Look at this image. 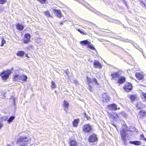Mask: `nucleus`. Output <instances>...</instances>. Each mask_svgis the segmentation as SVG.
<instances>
[{
  "instance_id": "nucleus-1",
  "label": "nucleus",
  "mask_w": 146,
  "mask_h": 146,
  "mask_svg": "<svg viewBox=\"0 0 146 146\" xmlns=\"http://www.w3.org/2000/svg\"><path fill=\"white\" fill-rule=\"evenodd\" d=\"M29 139L26 137H20L18 139L17 143H19V146H28V144Z\"/></svg>"
},
{
  "instance_id": "nucleus-2",
  "label": "nucleus",
  "mask_w": 146,
  "mask_h": 146,
  "mask_svg": "<svg viewBox=\"0 0 146 146\" xmlns=\"http://www.w3.org/2000/svg\"><path fill=\"white\" fill-rule=\"evenodd\" d=\"M27 76L26 75H19L16 74L13 76V80L14 81L21 80L24 82L26 81L27 79Z\"/></svg>"
},
{
  "instance_id": "nucleus-3",
  "label": "nucleus",
  "mask_w": 146,
  "mask_h": 146,
  "mask_svg": "<svg viewBox=\"0 0 146 146\" xmlns=\"http://www.w3.org/2000/svg\"><path fill=\"white\" fill-rule=\"evenodd\" d=\"M11 73L10 70H8L6 71H4L0 74V75L3 80L7 79Z\"/></svg>"
},
{
  "instance_id": "nucleus-4",
  "label": "nucleus",
  "mask_w": 146,
  "mask_h": 146,
  "mask_svg": "<svg viewBox=\"0 0 146 146\" xmlns=\"http://www.w3.org/2000/svg\"><path fill=\"white\" fill-rule=\"evenodd\" d=\"M92 127L89 124L84 125L83 127L82 130L85 133H88L91 131Z\"/></svg>"
},
{
  "instance_id": "nucleus-5",
  "label": "nucleus",
  "mask_w": 146,
  "mask_h": 146,
  "mask_svg": "<svg viewBox=\"0 0 146 146\" xmlns=\"http://www.w3.org/2000/svg\"><path fill=\"white\" fill-rule=\"evenodd\" d=\"M123 88L125 91L129 92L132 89V86L131 83L127 82L125 84Z\"/></svg>"
},
{
  "instance_id": "nucleus-6",
  "label": "nucleus",
  "mask_w": 146,
  "mask_h": 146,
  "mask_svg": "<svg viewBox=\"0 0 146 146\" xmlns=\"http://www.w3.org/2000/svg\"><path fill=\"white\" fill-rule=\"evenodd\" d=\"M88 140L90 142L93 143L96 141L98 140V138L96 135L93 134L90 136L88 138Z\"/></svg>"
},
{
  "instance_id": "nucleus-7",
  "label": "nucleus",
  "mask_w": 146,
  "mask_h": 146,
  "mask_svg": "<svg viewBox=\"0 0 146 146\" xmlns=\"http://www.w3.org/2000/svg\"><path fill=\"white\" fill-rule=\"evenodd\" d=\"M87 83L88 84L92 83L94 84H97L98 85H99L96 78L90 79L87 77Z\"/></svg>"
},
{
  "instance_id": "nucleus-8",
  "label": "nucleus",
  "mask_w": 146,
  "mask_h": 146,
  "mask_svg": "<svg viewBox=\"0 0 146 146\" xmlns=\"http://www.w3.org/2000/svg\"><path fill=\"white\" fill-rule=\"evenodd\" d=\"M110 97L107 93H104L102 94V101L104 102H107L110 100Z\"/></svg>"
},
{
  "instance_id": "nucleus-9",
  "label": "nucleus",
  "mask_w": 146,
  "mask_h": 146,
  "mask_svg": "<svg viewBox=\"0 0 146 146\" xmlns=\"http://www.w3.org/2000/svg\"><path fill=\"white\" fill-rule=\"evenodd\" d=\"M108 108L109 110H116L117 109V105L114 104H111L108 106ZM118 109H119V108H118Z\"/></svg>"
},
{
  "instance_id": "nucleus-10",
  "label": "nucleus",
  "mask_w": 146,
  "mask_h": 146,
  "mask_svg": "<svg viewBox=\"0 0 146 146\" xmlns=\"http://www.w3.org/2000/svg\"><path fill=\"white\" fill-rule=\"evenodd\" d=\"M120 134L121 140H123L124 142L126 140V133L125 131L124 130L120 131Z\"/></svg>"
},
{
  "instance_id": "nucleus-11",
  "label": "nucleus",
  "mask_w": 146,
  "mask_h": 146,
  "mask_svg": "<svg viewBox=\"0 0 146 146\" xmlns=\"http://www.w3.org/2000/svg\"><path fill=\"white\" fill-rule=\"evenodd\" d=\"M94 65L96 68H97L99 69L101 68L102 66L101 64L98 61L95 60L93 63Z\"/></svg>"
},
{
  "instance_id": "nucleus-12",
  "label": "nucleus",
  "mask_w": 146,
  "mask_h": 146,
  "mask_svg": "<svg viewBox=\"0 0 146 146\" xmlns=\"http://www.w3.org/2000/svg\"><path fill=\"white\" fill-rule=\"evenodd\" d=\"M135 76L136 78L139 80H142L143 78V75L139 72H136Z\"/></svg>"
},
{
  "instance_id": "nucleus-13",
  "label": "nucleus",
  "mask_w": 146,
  "mask_h": 146,
  "mask_svg": "<svg viewBox=\"0 0 146 146\" xmlns=\"http://www.w3.org/2000/svg\"><path fill=\"white\" fill-rule=\"evenodd\" d=\"M125 78L124 77H121V78H118V80H117L116 82L119 84H122L125 82Z\"/></svg>"
},
{
  "instance_id": "nucleus-14",
  "label": "nucleus",
  "mask_w": 146,
  "mask_h": 146,
  "mask_svg": "<svg viewBox=\"0 0 146 146\" xmlns=\"http://www.w3.org/2000/svg\"><path fill=\"white\" fill-rule=\"evenodd\" d=\"M80 44L83 46L88 45V44H90V42L87 40H83L80 42Z\"/></svg>"
},
{
  "instance_id": "nucleus-15",
  "label": "nucleus",
  "mask_w": 146,
  "mask_h": 146,
  "mask_svg": "<svg viewBox=\"0 0 146 146\" xmlns=\"http://www.w3.org/2000/svg\"><path fill=\"white\" fill-rule=\"evenodd\" d=\"M110 118H112L113 119L118 117V115L116 113H112L109 114Z\"/></svg>"
},
{
  "instance_id": "nucleus-16",
  "label": "nucleus",
  "mask_w": 146,
  "mask_h": 146,
  "mask_svg": "<svg viewBox=\"0 0 146 146\" xmlns=\"http://www.w3.org/2000/svg\"><path fill=\"white\" fill-rule=\"evenodd\" d=\"M69 143L70 146H77V143L75 140H71Z\"/></svg>"
},
{
  "instance_id": "nucleus-17",
  "label": "nucleus",
  "mask_w": 146,
  "mask_h": 146,
  "mask_svg": "<svg viewBox=\"0 0 146 146\" xmlns=\"http://www.w3.org/2000/svg\"><path fill=\"white\" fill-rule=\"evenodd\" d=\"M111 76H112V79H114L118 78L119 76V73L115 72V73L111 74Z\"/></svg>"
},
{
  "instance_id": "nucleus-18",
  "label": "nucleus",
  "mask_w": 146,
  "mask_h": 146,
  "mask_svg": "<svg viewBox=\"0 0 146 146\" xmlns=\"http://www.w3.org/2000/svg\"><path fill=\"white\" fill-rule=\"evenodd\" d=\"M16 27L20 31L22 30L24 28V27L23 26L18 23L16 25Z\"/></svg>"
},
{
  "instance_id": "nucleus-19",
  "label": "nucleus",
  "mask_w": 146,
  "mask_h": 146,
  "mask_svg": "<svg viewBox=\"0 0 146 146\" xmlns=\"http://www.w3.org/2000/svg\"><path fill=\"white\" fill-rule=\"evenodd\" d=\"M79 120L78 119H75L73 122V125L74 127H76L78 126Z\"/></svg>"
},
{
  "instance_id": "nucleus-20",
  "label": "nucleus",
  "mask_w": 146,
  "mask_h": 146,
  "mask_svg": "<svg viewBox=\"0 0 146 146\" xmlns=\"http://www.w3.org/2000/svg\"><path fill=\"white\" fill-rule=\"evenodd\" d=\"M131 143L135 145H139L141 144V142L139 141H130Z\"/></svg>"
},
{
  "instance_id": "nucleus-21",
  "label": "nucleus",
  "mask_w": 146,
  "mask_h": 146,
  "mask_svg": "<svg viewBox=\"0 0 146 146\" xmlns=\"http://www.w3.org/2000/svg\"><path fill=\"white\" fill-rule=\"evenodd\" d=\"M25 52L23 51H18L17 53V55L19 56H22L25 54Z\"/></svg>"
},
{
  "instance_id": "nucleus-22",
  "label": "nucleus",
  "mask_w": 146,
  "mask_h": 146,
  "mask_svg": "<svg viewBox=\"0 0 146 146\" xmlns=\"http://www.w3.org/2000/svg\"><path fill=\"white\" fill-rule=\"evenodd\" d=\"M55 12L56 13V14L57 16H58L59 17H61V12L60 11L57 10H56L55 9L54 10Z\"/></svg>"
},
{
  "instance_id": "nucleus-23",
  "label": "nucleus",
  "mask_w": 146,
  "mask_h": 146,
  "mask_svg": "<svg viewBox=\"0 0 146 146\" xmlns=\"http://www.w3.org/2000/svg\"><path fill=\"white\" fill-rule=\"evenodd\" d=\"M44 13L45 15L47 17H51L52 16L50 14L49 11L48 10L46 11H44Z\"/></svg>"
},
{
  "instance_id": "nucleus-24",
  "label": "nucleus",
  "mask_w": 146,
  "mask_h": 146,
  "mask_svg": "<svg viewBox=\"0 0 146 146\" xmlns=\"http://www.w3.org/2000/svg\"><path fill=\"white\" fill-rule=\"evenodd\" d=\"M64 106L65 108H68L69 104L66 101H64Z\"/></svg>"
},
{
  "instance_id": "nucleus-25",
  "label": "nucleus",
  "mask_w": 146,
  "mask_h": 146,
  "mask_svg": "<svg viewBox=\"0 0 146 146\" xmlns=\"http://www.w3.org/2000/svg\"><path fill=\"white\" fill-rule=\"evenodd\" d=\"M31 37V35L29 33L26 34L25 35V37L28 40H30Z\"/></svg>"
},
{
  "instance_id": "nucleus-26",
  "label": "nucleus",
  "mask_w": 146,
  "mask_h": 146,
  "mask_svg": "<svg viewBox=\"0 0 146 146\" xmlns=\"http://www.w3.org/2000/svg\"><path fill=\"white\" fill-rule=\"evenodd\" d=\"M137 98V96L135 95H132L130 96V98L132 101L135 100Z\"/></svg>"
},
{
  "instance_id": "nucleus-27",
  "label": "nucleus",
  "mask_w": 146,
  "mask_h": 146,
  "mask_svg": "<svg viewBox=\"0 0 146 146\" xmlns=\"http://www.w3.org/2000/svg\"><path fill=\"white\" fill-rule=\"evenodd\" d=\"M140 113L141 115L142 116H146V112L145 110H141L140 111Z\"/></svg>"
},
{
  "instance_id": "nucleus-28",
  "label": "nucleus",
  "mask_w": 146,
  "mask_h": 146,
  "mask_svg": "<svg viewBox=\"0 0 146 146\" xmlns=\"http://www.w3.org/2000/svg\"><path fill=\"white\" fill-rule=\"evenodd\" d=\"M15 117L12 116L10 117L9 118V119L8 120H7V121L9 123L11 122L14 119Z\"/></svg>"
},
{
  "instance_id": "nucleus-29",
  "label": "nucleus",
  "mask_w": 146,
  "mask_h": 146,
  "mask_svg": "<svg viewBox=\"0 0 146 146\" xmlns=\"http://www.w3.org/2000/svg\"><path fill=\"white\" fill-rule=\"evenodd\" d=\"M51 86L52 88H56V86L54 82L52 81L51 83Z\"/></svg>"
},
{
  "instance_id": "nucleus-30",
  "label": "nucleus",
  "mask_w": 146,
  "mask_h": 146,
  "mask_svg": "<svg viewBox=\"0 0 146 146\" xmlns=\"http://www.w3.org/2000/svg\"><path fill=\"white\" fill-rule=\"evenodd\" d=\"M91 11H92L93 12H94V13H95L97 14L98 15H100L101 14V13H100V12H99L98 11H97L94 9L93 8L92 9V10H91Z\"/></svg>"
},
{
  "instance_id": "nucleus-31",
  "label": "nucleus",
  "mask_w": 146,
  "mask_h": 146,
  "mask_svg": "<svg viewBox=\"0 0 146 146\" xmlns=\"http://www.w3.org/2000/svg\"><path fill=\"white\" fill-rule=\"evenodd\" d=\"M2 41H1V46H3L4 45V44L6 42L5 40V39L4 38H1Z\"/></svg>"
},
{
  "instance_id": "nucleus-32",
  "label": "nucleus",
  "mask_w": 146,
  "mask_h": 146,
  "mask_svg": "<svg viewBox=\"0 0 146 146\" xmlns=\"http://www.w3.org/2000/svg\"><path fill=\"white\" fill-rule=\"evenodd\" d=\"M87 47L92 50H94L95 49V48L94 47L93 45H90V44L88 45L87 46Z\"/></svg>"
},
{
  "instance_id": "nucleus-33",
  "label": "nucleus",
  "mask_w": 146,
  "mask_h": 146,
  "mask_svg": "<svg viewBox=\"0 0 146 146\" xmlns=\"http://www.w3.org/2000/svg\"><path fill=\"white\" fill-rule=\"evenodd\" d=\"M141 104L140 102L138 103L136 106L137 108L138 109H140L141 108V107L140 106V104Z\"/></svg>"
},
{
  "instance_id": "nucleus-34",
  "label": "nucleus",
  "mask_w": 146,
  "mask_h": 146,
  "mask_svg": "<svg viewBox=\"0 0 146 146\" xmlns=\"http://www.w3.org/2000/svg\"><path fill=\"white\" fill-rule=\"evenodd\" d=\"M141 139H142L143 140H144L145 141H146V138H145L143 134H142L141 135Z\"/></svg>"
},
{
  "instance_id": "nucleus-35",
  "label": "nucleus",
  "mask_w": 146,
  "mask_h": 146,
  "mask_svg": "<svg viewBox=\"0 0 146 146\" xmlns=\"http://www.w3.org/2000/svg\"><path fill=\"white\" fill-rule=\"evenodd\" d=\"M6 2V0H0V4H3Z\"/></svg>"
},
{
  "instance_id": "nucleus-36",
  "label": "nucleus",
  "mask_w": 146,
  "mask_h": 146,
  "mask_svg": "<svg viewBox=\"0 0 146 146\" xmlns=\"http://www.w3.org/2000/svg\"><path fill=\"white\" fill-rule=\"evenodd\" d=\"M39 1L42 4L45 3L46 0H37Z\"/></svg>"
},
{
  "instance_id": "nucleus-37",
  "label": "nucleus",
  "mask_w": 146,
  "mask_h": 146,
  "mask_svg": "<svg viewBox=\"0 0 146 146\" xmlns=\"http://www.w3.org/2000/svg\"><path fill=\"white\" fill-rule=\"evenodd\" d=\"M30 40H28V39H27L26 40L24 39V42L25 44H27L28 42H29Z\"/></svg>"
},
{
  "instance_id": "nucleus-38",
  "label": "nucleus",
  "mask_w": 146,
  "mask_h": 146,
  "mask_svg": "<svg viewBox=\"0 0 146 146\" xmlns=\"http://www.w3.org/2000/svg\"><path fill=\"white\" fill-rule=\"evenodd\" d=\"M88 89L90 90L91 91V92H92V86L90 85H88Z\"/></svg>"
},
{
  "instance_id": "nucleus-39",
  "label": "nucleus",
  "mask_w": 146,
  "mask_h": 146,
  "mask_svg": "<svg viewBox=\"0 0 146 146\" xmlns=\"http://www.w3.org/2000/svg\"><path fill=\"white\" fill-rule=\"evenodd\" d=\"M115 22L117 23V24H119L120 23V22L119 21V20H115Z\"/></svg>"
},
{
  "instance_id": "nucleus-40",
  "label": "nucleus",
  "mask_w": 146,
  "mask_h": 146,
  "mask_svg": "<svg viewBox=\"0 0 146 146\" xmlns=\"http://www.w3.org/2000/svg\"><path fill=\"white\" fill-rule=\"evenodd\" d=\"M140 2L141 3H142L143 4L145 7H146V5L145 4V3L142 0H141L140 1Z\"/></svg>"
},
{
  "instance_id": "nucleus-41",
  "label": "nucleus",
  "mask_w": 146,
  "mask_h": 146,
  "mask_svg": "<svg viewBox=\"0 0 146 146\" xmlns=\"http://www.w3.org/2000/svg\"><path fill=\"white\" fill-rule=\"evenodd\" d=\"M142 95L146 99V94L143 93H142Z\"/></svg>"
},
{
  "instance_id": "nucleus-42",
  "label": "nucleus",
  "mask_w": 146,
  "mask_h": 146,
  "mask_svg": "<svg viewBox=\"0 0 146 146\" xmlns=\"http://www.w3.org/2000/svg\"><path fill=\"white\" fill-rule=\"evenodd\" d=\"M3 10V8L2 7H0V12L2 11Z\"/></svg>"
},
{
  "instance_id": "nucleus-43",
  "label": "nucleus",
  "mask_w": 146,
  "mask_h": 146,
  "mask_svg": "<svg viewBox=\"0 0 146 146\" xmlns=\"http://www.w3.org/2000/svg\"><path fill=\"white\" fill-rule=\"evenodd\" d=\"M7 119V118H6V117H3L2 118V120H6Z\"/></svg>"
},
{
  "instance_id": "nucleus-44",
  "label": "nucleus",
  "mask_w": 146,
  "mask_h": 146,
  "mask_svg": "<svg viewBox=\"0 0 146 146\" xmlns=\"http://www.w3.org/2000/svg\"><path fill=\"white\" fill-rule=\"evenodd\" d=\"M78 32H80V33H83V31H81L80 30V29H78Z\"/></svg>"
},
{
  "instance_id": "nucleus-45",
  "label": "nucleus",
  "mask_w": 146,
  "mask_h": 146,
  "mask_svg": "<svg viewBox=\"0 0 146 146\" xmlns=\"http://www.w3.org/2000/svg\"><path fill=\"white\" fill-rule=\"evenodd\" d=\"M124 4H125V5L126 6H127V2L126 1H125V0H124Z\"/></svg>"
},
{
  "instance_id": "nucleus-46",
  "label": "nucleus",
  "mask_w": 146,
  "mask_h": 146,
  "mask_svg": "<svg viewBox=\"0 0 146 146\" xmlns=\"http://www.w3.org/2000/svg\"><path fill=\"white\" fill-rule=\"evenodd\" d=\"M2 125L1 123H0V129L2 127Z\"/></svg>"
},
{
  "instance_id": "nucleus-47",
  "label": "nucleus",
  "mask_w": 146,
  "mask_h": 146,
  "mask_svg": "<svg viewBox=\"0 0 146 146\" xmlns=\"http://www.w3.org/2000/svg\"><path fill=\"white\" fill-rule=\"evenodd\" d=\"M128 40L127 39H125V40H123V41H127Z\"/></svg>"
},
{
  "instance_id": "nucleus-48",
  "label": "nucleus",
  "mask_w": 146,
  "mask_h": 146,
  "mask_svg": "<svg viewBox=\"0 0 146 146\" xmlns=\"http://www.w3.org/2000/svg\"><path fill=\"white\" fill-rule=\"evenodd\" d=\"M60 25L63 24V23L62 22H61L60 23Z\"/></svg>"
},
{
  "instance_id": "nucleus-49",
  "label": "nucleus",
  "mask_w": 146,
  "mask_h": 146,
  "mask_svg": "<svg viewBox=\"0 0 146 146\" xmlns=\"http://www.w3.org/2000/svg\"><path fill=\"white\" fill-rule=\"evenodd\" d=\"M7 146H11L10 145H8Z\"/></svg>"
},
{
  "instance_id": "nucleus-50",
  "label": "nucleus",
  "mask_w": 146,
  "mask_h": 146,
  "mask_svg": "<svg viewBox=\"0 0 146 146\" xmlns=\"http://www.w3.org/2000/svg\"><path fill=\"white\" fill-rule=\"evenodd\" d=\"M64 110H65L66 111V110H65V109H64Z\"/></svg>"
},
{
  "instance_id": "nucleus-51",
  "label": "nucleus",
  "mask_w": 146,
  "mask_h": 146,
  "mask_svg": "<svg viewBox=\"0 0 146 146\" xmlns=\"http://www.w3.org/2000/svg\"><path fill=\"white\" fill-rule=\"evenodd\" d=\"M129 131H132V130H129Z\"/></svg>"
}]
</instances>
